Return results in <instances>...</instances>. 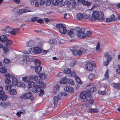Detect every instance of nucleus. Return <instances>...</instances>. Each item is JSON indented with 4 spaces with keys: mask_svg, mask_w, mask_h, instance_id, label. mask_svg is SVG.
Wrapping results in <instances>:
<instances>
[{
    "mask_svg": "<svg viewBox=\"0 0 120 120\" xmlns=\"http://www.w3.org/2000/svg\"><path fill=\"white\" fill-rule=\"evenodd\" d=\"M91 17L90 15H87L86 14H85L83 15V18L85 19H89L90 20V18H91Z\"/></svg>",
    "mask_w": 120,
    "mask_h": 120,
    "instance_id": "obj_51",
    "label": "nucleus"
},
{
    "mask_svg": "<svg viewBox=\"0 0 120 120\" xmlns=\"http://www.w3.org/2000/svg\"><path fill=\"white\" fill-rule=\"evenodd\" d=\"M36 83H37V81L34 82L33 81H30L28 83L27 85V88L29 89L32 88L35 85Z\"/></svg>",
    "mask_w": 120,
    "mask_h": 120,
    "instance_id": "obj_16",
    "label": "nucleus"
},
{
    "mask_svg": "<svg viewBox=\"0 0 120 120\" xmlns=\"http://www.w3.org/2000/svg\"><path fill=\"white\" fill-rule=\"evenodd\" d=\"M7 71V69L3 67L0 68V72L2 73H5Z\"/></svg>",
    "mask_w": 120,
    "mask_h": 120,
    "instance_id": "obj_45",
    "label": "nucleus"
},
{
    "mask_svg": "<svg viewBox=\"0 0 120 120\" xmlns=\"http://www.w3.org/2000/svg\"><path fill=\"white\" fill-rule=\"evenodd\" d=\"M40 78L42 79H45L48 77V75L45 73H41L38 75Z\"/></svg>",
    "mask_w": 120,
    "mask_h": 120,
    "instance_id": "obj_24",
    "label": "nucleus"
},
{
    "mask_svg": "<svg viewBox=\"0 0 120 120\" xmlns=\"http://www.w3.org/2000/svg\"><path fill=\"white\" fill-rule=\"evenodd\" d=\"M64 90L66 92L71 94L74 93V88L70 86L65 87L64 88Z\"/></svg>",
    "mask_w": 120,
    "mask_h": 120,
    "instance_id": "obj_13",
    "label": "nucleus"
},
{
    "mask_svg": "<svg viewBox=\"0 0 120 120\" xmlns=\"http://www.w3.org/2000/svg\"><path fill=\"white\" fill-rule=\"evenodd\" d=\"M76 18L80 20L83 18V15L81 13H79L76 15Z\"/></svg>",
    "mask_w": 120,
    "mask_h": 120,
    "instance_id": "obj_41",
    "label": "nucleus"
},
{
    "mask_svg": "<svg viewBox=\"0 0 120 120\" xmlns=\"http://www.w3.org/2000/svg\"><path fill=\"white\" fill-rule=\"evenodd\" d=\"M37 17H34L31 18V21L34 22L35 21H37Z\"/></svg>",
    "mask_w": 120,
    "mask_h": 120,
    "instance_id": "obj_60",
    "label": "nucleus"
},
{
    "mask_svg": "<svg viewBox=\"0 0 120 120\" xmlns=\"http://www.w3.org/2000/svg\"><path fill=\"white\" fill-rule=\"evenodd\" d=\"M9 93L10 95H15L17 93V91L16 89H11L9 92Z\"/></svg>",
    "mask_w": 120,
    "mask_h": 120,
    "instance_id": "obj_33",
    "label": "nucleus"
},
{
    "mask_svg": "<svg viewBox=\"0 0 120 120\" xmlns=\"http://www.w3.org/2000/svg\"><path fill=\"white\" fill-rule=\"evenodd\" d=\"M71 69L69 68H66L64 69L63 72L65 74H68L70 73L71 72Z\"/></svg>",
    "mask_w": 120,
    "mask_h": 120,
    "instance_id": "obj_44",
    "label": "nucleus"
},
{
    "mask_svg": "<svg viewBox=\"0 0 120 120\" xmlns=\"http://www.w3.org/2000/svg\"><path fill=\"white\" fill-rule=\"evenodd\" d=\"M115 16L113 15H112L110 17L106 19V21L107 22H110L112 20H114Z\"/></svg>",
    "mask_w": 120,
    "mask_h": 120,
    "instance_id": "obj_27",
    "label": "nucleus"
},
{
    "mask_svg": "<svg viewBox=\"0 0 120 120\" xmlns=\"http://www.w3.org/2000/svg\"><path fill=\"white\" fill-rule=\"evenodd\" d=\"M31 50L32 49L31 48L29 49V52L24 51L22 52H20V54L21 55H22L23 56V59L22 60V61L24 62H26L27 61L30 60V58L26 54H29L30 52H31Z\"/></svg>",
    "mask_w": 120,
    "mask_h": 120,
    "instance_id": "obj_4",
    "label": "nucleus"
},
{
    "mask_svg": "<svg viewBox=\"0 0 120 120\" xmlns=\"http://www.w3.org/2000/svg\"><path fill=\"white\" fill-rule=\"evenodd\" d=\"M37 22L40 23H41L43 22V20L41 19H37Z\"/></svg>",
    "mask_w": 120,
    "mask_h": 120,
    "instance_id": "obj_64",
    "label": "nucleus"
},
{
    "mask_svg": "<svg viewBox=\"0 0 120 120\" xmlns=\"http://www.w3.org/2000/svg\"><path fill=\"white\" fill-rule=\"evenodd\" d=\"M68 82L71 85H74V82L72 79H69L68 80Z\"/></svg>",
    "mask_w": 120,
    "mask_h": 120,
    "instance_id": "obj_54",
    "label": "nucleus"
},
{
    "mask_svg": "<svg viewBox=\"0 0 120 120\" xmlns=\"http://www.w3.org/2000/svg\"><path fill=\"white\" fill-rule=\"evenodd\" d=\"M2 61L4 63L6 64H8L11 62L10 60L6 58H4Z\"/></svg>",
    "mask_w": 120,
    "mask_h": 120,
    "instance_id": "obj_50",
    "label": "nucleus"
},
{
    "mask_svg": "<svg viewBox=\"0 0 120 120\" xmlns=\"http://www.w3.org/2000/svg\"><path fill=\"white\" fill-rule=\"evenodd\" d=\"M78 63V62L77 61H75L74 62H73L71 63V67H73L74 66H75V64H77Z\"/></svg>",
    "mask_w": 120,
    "mask_h": 120,
    "instance_id": "obj_61",
    "label": "nucleus"
},
{
    "mask_svg": "<svg viewBox=\"0 0 120 120\" xmlns=\"http://www.w3.org/2000/svg\"><path fill=\"white\" fill-rule=\"evenodd\" d=\"M112 86L114 88L118 90H120V82L113 83Z\"/></svg>",
    "mask_w": 120,
    "mask_h": 120,
    "instance_id": "obj_29",
    "label": "nucleus"
},
{
    "mask_svg": "<svg viewBox=\"0 0 120 120\" xmlns=\"http://www.w3.org/2000/svg\"><path fill=\"white\" fill-rule=\"evenodd\" d=\"M75 82L78 83L82 85L83 84V82L81 80L80 78L77 76L75 77Z\"/></svg>",
    "mask_w": 120,
    "mask_h": 120,
    "instance_id": "obj_26",
    "label": "nucleus"
},
{
    "mask_svg": "<svg viewBox=\"0 0 120 120\" xmlns=\"http://www.w3.org/2000/svg\"><path fill=\"white\" fill-rule=\"evenodd\" d=\"M60 88L59 85H57L54 86L53 88V92L54 93H56L59 92Z\"/></svg>",
    "mask_w": 120,
    "mask_h": 120,
    "instance_id": "obj_39",
    "label": "nucleus"
},
{
    "mask_svg": "<svg viewBox=\"0 0 120 120\" xmlns=\"http://www.w3.org/2000/svg\"><path fill=\"white\" fill-rule=\"evenodd\" d=\"M4 30L6 32L9 33L10 31V27L8 26L6 27Z\"/></svg>",
    "mask_w": 120,
    "mask_h": 120,
    "instance_id": "obj_53",
    "label": "nucleus"
},
{
    "mask_svg": "<svg viewBox=\"0 0 120 120\" xmlns=\"http://www.w3.org/2000/svg\"><path fill=\"white\" fill-rule=\"evenodd\" d=\"M96 65L93 64L90 62H87L85 65V68L88 71H92L93 70V67H95Z\"/></svg>",
    "mask_w": 120,
    "mask_h": 120,
    "instance_id": "obj_9",
    "label": "nucleus"
},
{
    "mask_svg": "<svg viewBox=\"0 0 120 120\" xmlns=\"http://www.w3.org/2000/svg\"><path fill=\"white\" fill-rule=\"evenodd\" d=\"M59 1V6H62L64 5L65 3L63 1V0H58Z\"/></svg>",
    "mask_w": 120,
    "mask_h": 120,
    "instance_id": "obj_47",
    "label": "nucleus"
},
{
    "mask_svg": "<svg viewBox=\"0 0 120 120\" xmlns=\"http://www.w3.org/2000/svg\"><path fill=\"white\" fill-rule=\"evenodd\" d=\"M10 103L9 102H7V103L4 102L0 103V106L3 108H7L8 106H10Z\"/></svg>",
    "mask_w": 120,
    "mask_h": 120,
    "instance_id": "obj_21",
    "label": "nucleus"
},
{
    "mask_svg": "<svg viewBox=\"0 0 120 120\" xmlns=\"http://www.w3.org/2000/svg\"><path fill=\"white\" fill-rule=\"evenodd\" d=\"M20 30L19 28H14L12 30L10 31L9 33L10 34L13 35H15L16 34L17 32Z\"/></svg>",
    "mask_w": 120,
    "mask_h": 120,
    "instance_id": "obj_23",
    "label": "nucleus"
},
{
    "mask_svg": "<svg viewBox=\"0 0 120 120\" xmlns=\"http://www.w3.org/2000/svg\"><path fill=\"white\" fill-rule=\"evenodd\" d=\"M4 80V82L5 84H9L11 83V79L9 78V77H6Z\"/></svg>",
    "mask_w": 120,
    "mask_h": 120,
    "instance_id": "obj_43",
    "label": "nucleus"
},
{
    "mask_svg": "<svg viewBox=\"0 0 120 120\" xmlns=\"http://www.w3.org/2000/svg\"><path fill=\"white\" fill-rule=\"evenodd\" d=\"M76 34L77 36L80 38H84L86 37V35L83 29L77 31Z\"/></svg>",
    "mask_w": 120,
    "mask_h": 120,
    "instance_id": "obj_10",
    "label": "nucleus"
},
{
    "mask_svg": "<svg viewBox=\"0 0 120 120\" xmlns=\"http://www.w3.org/2000/svg\"><path fill=\"white\" fill-rule=\"evenodd\" d=\"M95 108H93L91 107L87 109V112L90 113H97L99 111V109L96 108V105H95Z\"/></svg>",
    "mask_w": 120,
    "mask_h": 120,
    "instance_id": "obj_15",
    "label": "nucleus"
},
{
    "mask_svg": "<svg viewBox=\"0 0 120 120\" xmlns=\"http://www.w3.org/2000/svg\"><path fill=\"white\" fill-rule=\"evenodd\" d=\"M30 76L29 77L27 76H23L22 78V80L26 83H28L30 81Z\"/></svg>",
    "mask_w": 120,
    "mask_h": 120,
    "instance_id": "obj_22",
    "label": "nucleus"
},
{
    "mask_svg": "<svg viewBox=\"0 0 120 120\" xmlns=\"http://www.w3.org/2000/svg\"><path fill=\"white\" fill-rule=\"evenodd\" d=\"M86 51V49L81 48L79 49H74L73 50L72 53L73 55L74 56H77L78 55L80 56L83 54L85 53Z\"/></svg>",
    "mask_w": 120,
    "mask_h": 120,
    "instance_id": "obj_3",
    "label": "nucleus"
},
{
    "mask_svg": "<svg viewBox=\"0 0 120 120\" xmlns=\"http://www.w3.org/2000/svg\"><path fill=\"white\" fill-rule=\"evenodd\" d=\"M67 81V79L66 77H64L61 79L60 81V83L61 84H64L66 83Z\"/></svg>",
    "mask_w": 120,
    "mask_h": 120,
    "instance_id": "obj_31",
    "label": "nucleus"
},
{
    "mask_svg": "<svg viewBox=\"0 0 120 120\" xmlns=\"http://www.w3.org/2000/svg\"><path fill=\"white\" fill-rule=\"evenodd\" d=\"M105 19L103 13L100 11H94L93 12L91 18H90V21H94L96 20L103 21Z\"/></svg>",
    "mask_w": 120,
    "mask_h": 120,
    "instance_id": "obj_2",
    "label": "nucleus"
},
{
    "mask_svg": "<svg viewBox=\"0 0 120 120\" xmlns=\"http://www.w3.org/2000/svg\"><path fill=\"white\" fill-rule=\"evenodd\" d=\"M30 79L34 81H37L38 79V76L35 75H30Z\"/></svg>",
    "mask_w": 120,
    "mask_h": 120,
    "instance_id": "obj_36",
    "label": "nucleus"
},
{
    "mask_svg": "<svg viewBox=\"0 0 120 120\" xmlns=\"http://www.w3.org/2000/svg\"><path fill=\"white\" fill-rule=\"evenodd\" d=\"M7 39V37L5 35H3L0 36V41L4 43Z\"/></svg>",
    "mask_w": 120,
    "mask_h": 120,
    "instance_id": "obj_32",
    "label": "nucleus"
},
{
    "mask_svg": "<svg viewBox=\"0 0 120 120\" xmlns=\"http://www.w3.org/2000/svg\"><path fill=\"white\" fill-rule=\"evenodd\" d=\"M89 92L87 91H83L81 92L80 94V97L83 99V101H86L88 99Z\"/></svg>",
    "mask_w": 120,
    "mask_h": 120,
    "instance_id": "obj_6",
    "label": "nucleus"
},
{
    "mask_svg": "<svg viewBox=\"0 0 120 120\" xmlns=\"http://www.w3.org/2000/svg\"><path fill=\"white\" fill-rule=\"evenodd\" d=\"M2 50L3 53L5 54L8 53L9 52V48L5 46H3L2 48Z\"/></svg>",
    "mask_w": 120,
    "mask_h": 120,
    "instance_id": "obj_35",
    "label": "nucleus"
},
{
    "mask_svg": "<svg viewBox=\"0 0 120 120\" xmlns=\"http://www.w3.org/2000/svg\"><path fill=\"white\" fill-rule=\"evenodd\" d=\"M33 44V42L31 41L27 42L26 44V46L27 47H30Z\"/></svg>",
    "mask_w": 120,
    "mask_h": 120,
    "instance_id": "obj_46",
    "label": "nucleus"
},
{
    "mask_svg": "<svg viewBox=\"0 0 120 120\" xmlns=\"http://www.w3.org/2000/svg\"><path fill=\"white\" fill-rule=\"evenodd\" d=\"M50 0H43V1H41L40 3V5L42 6L43 4L46 6H49L51 4Z\"/></svg>",
    "mask_w": 120,
    "mask_h": 120,
    "instance_id": "obj_18",
    "label": "nucleus"
},
{
    "mask_svg": "<svg viewBox=\"0 0 120 120\" xmlns=\"http://www.w3.org/2000/svg\"><path fill=\"white\" fill-rule=\"evenodd\" d=\"M20 97L21 98L30 99L31 100L34 99V97L33 96L32 93L30 92L23 94L20 96Z\"/></svg>",
    "mask_w": 120,
    "mask_h": 120,
    "instance_id": "obj_7",
    "label": "nucleus"
},
{
    "mask_svg": "<svg viewBox=\"0 0 120 120\" xmlns=\"http://www.w3.org/2000/svg\"><path fill=\"white\" fill-rule=\"evenodd\" d=\"M64 94L62 93H60L58 94V95L55 96L53 98L52 101L55 105H57L58 102L60 100V97L61 96L64 95Z\"/></svg>",
    "mask_w": 120,
    "mask_h": 120,
    "instance_id": "obj_11",
    "label": "nucleus"
},
{
    "mask_svg": "<svg viewBox=\"0 0 120 120\" xmlns=\"http://www.w3.org/2000/svg\"><path fill=\"white\" fill-rule=\"evenodd\" d=\"M5 77H9L12 79L11 83L13 86L24 88L26 86L25 83L22 81H18L17 78L13 74L6 73L4 75Z\"/></svg>",
    "mask_w": 120,
    "mask_h": 120,
    "instance_id": "obj_1",
    "label": "nucleus"
},
{
    "mask_svg": "<svg viewBox=\"0 0 120 120\" xmlns=\"http://www.w3.org/2000/svg\"><path fill=\"white\" fill-rule=\"evenodd\" d=\"M31 11L29 9H18L16 10V12L19 13H26L27 12H30Z\"/></svg>",
    "mask_w": 120,
    "mask_h": 120,
    "instance_id": "obj_20",
    "label": "nucleus"
},
{
    "mask_svg": "<svg viewBox=\"0 0 120 120\" xmlns=\"http://www.w3.org/2000/svg\"><path fill=\"white\" fill-rule=\"evenodd\" d=\"M31 50L32 52L34 53L40 54L42 52L41 48L38 47H34Z\"/></svg>",
    "mask_w": 120,
    "mask_h": 120,
    "instance_id": "obj_14",
    "label": "nucleus"
},
{
    "mask_svg": "<svg viewBox=\"0 0 120 120\" xmlns=\"http://www.w3.org/2000/svg\"><path fill=\"white\" fill-rule=\"evenodd\" d=\"M100 48V43L99 42L97 43L96 47V49L97 50H98Z\"/></svg>",
    "mask_w": 120,
    "mask_h": 120,
    "instance_id": "obj_63",
    "label": "nucleus"
},
{
    "mask_svg": "<svg viewBox=\"0 0 120 120\" xmlns=\"http://www.w3.org/2000/svg\"><path fill=\"white\" fill-rule=\"evenodd\" d=\"M96 88L95 87H93L91 88L90 90V91L91 92H95L96 91Z\"/></svg>",
    "mask_w": 120,
    "mask_h": 120,
    "instance_id": "obj_57",
    "label": "nucleus"
},
{
    "mask_svg": "<svg viewBox=\"0 0 120 120\" xmlns=\"http://www.w3.org/2000/svg\"><path fill=\"white\" fill-rule=\"evenodd\" d=\"M69 35L71 37H72L74 33L75 32V30L74 29H71L69 30L68 31Z\"/></svg>",
    "mask_w": 120,
    "mask_h": 120,
    "instance_id": "obj_30",
    "label": "nucleus"
},
{
    "mask_svg": "<svg viewBox=\"0 0 120 120\" xmlns=\"http://www.w3.org/2000/svg\"><path fill=\"white\" fill-rule=\"evenodd\" d=\"M85 0H77L79 3H82V4L85 6H89L91 5L92 3L91 2H89L86 1H84Z\"/></svg>",
    "mask_w": 120,
    "mask_h": 120,
    "instance_id": "obj_17",
    "label": "nucleus"
},
{
    "mask_svg": "<svg viewBox=\"0 0 120 120\" xmlns=\"http://www.w3.org/2000/svg\"><path fill=\"white\" fill-rule=\"evenodd\" d=\"M37 83H38V84L41 88H44L45 87L46 84L45 83L39 81H37Z\"/></svg>",
    "mask_w": 120,
    "mask_h": 120,
    "instance_id": "obj_28",
    "label": "nucleus"
},
{
    "mask_svg": "<svg viewBox=\"0 0 120 120\" xmlns=\"http://www.w3.org/2000/svg\"><path fill=\"white\" fill-rule=\"evenodd\" d=\"M42 0H30V2L31 4L33 5L34 4V2H35V6L38 7L39 5V1H42Z\"/></svg>",
    "mask_w": 120,
    "mask_h": 120,
    "instance_id": "obj_19",
    "label": "nucleus"
},
{
    "mask_svg": "<svg viewBox=\"0 0 120 120\" xmlns=\"http://www.w3.org/2000/svg\"><path fill=\"white\" fill-rule=\"evenodd\" d=\"M57 28L59 29V32L62 34H64L67 32V29L65 25L63 24H59L56 25Z\"/></svg>",
    "mask_w": 120,
    "mask_h": 120,
    "instance_id": "obj_5",
    "label": "nucleus"
},
{
    "mask_svg": "<svg viewBox=\"0 0 120 120\" xmlns=\"http://www.w3.org/2000/svg\"><path fill=\"white\" fill-rule=\"evenodd\" d=\"M95 77L93 73H91L88 76V78L89 79L91 80H92Z\"/></svg>",
    "mask_w": 120,
    "mask_h": 120,
    "instance_id": "obj_48",
    "label": "nucleus"
},
{
    "mask_svg": "<svg viewBox=\"0 0 120 120\" xmlns=\"http://www.w3.org/2000/svg\"><path fill=\"white\" fill-rule=\"evenodd\" d=\"M65 3L66 4V6L67 7H69L71 4V2L68 0L66 1H65Z\"/></svg>",
    "mask_w": 120,
    "mask_h": 120,
    "instance_id": "obj_59",
    "label": "nucleus"
},
{
    "mask_svg": "<svg viewBox=\"0 0 120 120\" xmlns=\"http://www.w3.org/2000/svg\"><path fill=\"white\" fill-rule=\"evenodd\" d=\"M42 69V68L41 66L35 68V72L37 74H38L40 72Z\"/></svg>",
    "mask_w": 120,
    "mask_h": 120,
    "instance_id": "obj_40",
    "label": "nucleus"
},
{
    "mask_svg": "<svg viewBox=\"0 0 120 120\" xmlns=\"http://www.w3.org/2000/svg\"><path fill=\"white\" fill-rule=\"evenodd\" d=\"M99 93L101 94L104 95L105 94V91H101L99 90L98 91Z\"/></svg>",
    "mask_w": 120,
    "mask_h": 120,
    "instance_id": "obj_62",
    "label": "nucleus"
},
{
    "mask_svg": "<svg viewBox=\"0 0 120 120\" xmlns=\"http://www.w3.org/2000/svg\"><path fill=\"white\" fill-rule=\"evenodd\" d=\"M69 75L70 76H74L75 75V74L74 71H71L69 74Z\"/></svg>",
    "mask_w": 120,
    "mask_h": 120,
    "instance_id": "obj_56",
    "label": "nucleus"
},
{
    "mask_svg": "<svg viewBox=\"0 0 120 120\" xmlns=\"http://www.w3.org/2000/svg\"><path fill=\"white\" fill-rule=\"evenodd\" d=\"M38 83H36L35 85L32 88V92L34 93H37V92H38L41 88L40 87H39Z\"/></svg>",
    "mask_w": 120,
    "mask_h": 120,
    "instance_id": "obj_12",
    "label": "nucleus"
},
{
    "mask_svg": "<svg viewBox=\"0 0 120 120\" xmlns=\"http://www.w3.org/2000/svg\"><path fill=\"white\" fill-rule=\"evenodd\" d=\"M56 41V40L55 39H51L49 40V43L52 44L55 43Z\"/></svg>",
    "mask_w": 120,
    "mask_h": 120,
    "instance_id": "obj_55",
    "label": "nucleus"
},
{
    "mask_svg": "<svg viewBox=\"0 0 120 120\" xmlns=\"http://www.w3.org/2000/svg\"><path fill=\"white\" fill-rule=\"evenodd\" d=\"M38 93L39 96H42L44 94L45 92L44 90L41 88L38 92H37Z\"/></svg>",
    "mask_w": 120,
    "mask_h": 120,
    "instance_id": "obj_42",
    "label": "nucleus"
},
{
    "mask_svg": "<svg viewBox=\"0 0 120 120\" xmlns=\"http://www.w3.org/2000/svg\"><path fill=\"white\" fill-rule=\"evenodd\" d=\"M105 77L106 78H108L109 77V71L108 70H107L105 74Z\"/></svg>",
    "mask_w": 120,
    "mask_h": 120,
    "instance_id": "obj_52",
    "label": "nucleus"
},
{
    "mask_svg": "<svg viewBox=\"0 0 120 120\" xmlns=\"http://www.w3.org/2000/svg\"><path fill=\"white\" fill-rule=\"evenodd\" d=\"M12 86L13 85L12 84H7L5 86V89L6 90H10L11 89Z\"/></svg>",
    "mask_w": 120,
    "mask_h": 120,
    "instance_id": "obj_37",
    "label": "nucleus"
},
{
    "mask_svg": "<svg viewBox=\"0 0 120 120\" xmlns=\"http://www.w3.org/2000/svg\"><path fill=\"white\" fill-rule=\"evenodd\" d=\"M12 41L11 40L8 39L4 43V45L6 46H9L12 43Z\"/></svg>",
    "mask_w": 120,
    "mask_h": 120,
    "instance_id": "obj_25",
    "label": "nucleus"
},
{
    "mask_svg": "<svg viewBox=\"0 0 120 120\" xmlns=\"http://www.w3.org/2000/svg\"><path fill=\"white\" fill-rule=\"evenodd\" d=\"M112 57H110L106 58V61L104 63V65L106 66L112 60Z\"/></svg>",
    "mask_w": 120,
    "mask_h": 120,
    "instance_id": "obj_34",
    "label": "nucleus"
},
{
    "mask_svg": "<svg viewBox=\"0 0 120 120\" xmlns=\"http://www.w3.org/2000/svg\"><path fill=\"white\" fill-rule=\"evenodd\" d=\"M34 63L36 66L38 67L41 64L40 60H39L37 59L34 60Z\"/></svg>",
    "mask_w": 120,
    "mask_h": 120,
    "instance_id": "obj_38",
    "label": "nucleus"
},
{
    "mask_svg": "<svg viewBox=\"0 0 120 120\" xmlns=\"http://www.w3.org/2000/svg\"><path fill=\"white\" fill-rule=\"evenodd\" d=\"M3 90L2 87L0 86V100L5 101L7 99L8 96L7 95H4L5 92Z\"/></svg>",
    "mask_w": 120,
    "mask_h": 120,
    "instance_id": "obj_8",
    "label": "nucleus"
},
{
    "mask_svg": "<svg viewBox=\"0 0 120 120\" xmlns=\"http://www.w3.org/2000/svg\"><path fill=\"white\" fill-rule=\"evenodd\" d=\"M52 4L55 6H59V3L56 0H52Z\"/></svg>",
    "mask_w": 120,
    "mask_h": 120,
    "instance_id": "obj_49",
    "label": "nucleus"
},
{
    "mask_svg": "<svg viewBox=\"0 0 120 120\" xmlns=\"http://www.w3.org/2000/svg\"><path fill=\"white\" fill-rule=\"evenodd\" d=\"M86 34L88 37H90L92 35V33L90 31H87L86 32Z\"/></svg>",
    "mask_w": 120,
    "mask_h": 120,
    "instance_id": "obj_58",
    "label": "nucleus"
}]
</instances>
